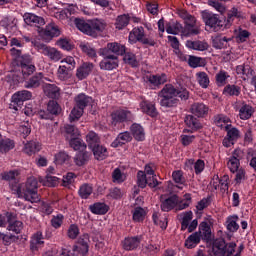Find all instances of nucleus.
I'll use <instances>...</instances> for the list:
<instances>
[{
    "label": "nucleus",
    "mask_w": 256,
    "mask_h": 256,
    "mask_svg": "<svg viewBox=\"0 0 256 256\" xmlns=\"http://www.w3.org/2000/svg\"><path fill=\"white\" fill-rule=\"evenodd\" d=\"M47 112L50 113V115H59L61 113V106L57 101L51 100L48 102Z\"/></svg>",
    "instance_id": "56"
},
{
    "label": "nucleus",
    "mask_w": 256,
    "mask_h": 256,
    "mask_svg": "<svg viewBox=\"0 0 256 256\" xmlns=\"http://www.w3.org/2000/svg\"><path fill=\"white\" fill-rule=\"evenodd\" d=\"M190 113L196 117H205L209 113V107L204 103L196 102L190 106Z\"/></svg>",
    "instance_id": "17"
},
{
    "label": "nucleus",
    "mask_w": 256,
    "mask_h": 256,
    "mask_svg": "<svg viewBox=\"0 0 256 256\" xmlns=\"http://www.w3.org/2000/svg\"><path fill=\"white\" fill-rule=\"evenodd\" d=\"M172 179L174 183L177 184L178 189H183V185H186L187 180L185 179V176H183V171L176 170L172 173Z\"/></svg>",
    "instance_id": "41"
},
{
    "label": "nucleus",
    "mask_w": 256,
    "mask_h": 256,
    "mask_svg": "<svg viewBox=\"0 0 256 256\" xmlns=\"http://www.w3.org/2000/svg\"><path fill=\"white\" fill-rule=\"evenodd\" d=\"M160 97H177V88L172 84H166L159 93Z\"/></svg>",
    "instance_id": "48"
},
{
    "label": "nucleus",
    "mask_w": 256,
    "mask_h": 256,
    "mask_svg": "<svg viewBox=\"0 0 256 256\" xmlns=\"http://www.w3.org/2000/svg\"><path fill=\"white\" fill-rule=\"evenodd\" d=\"M133 140V136L128 131L118 134L117 138L112 142V147H121Z\"/></svg>",
    "instance_id": "23"
},
{
    "label": "nucleus",
    "mask_w": 256,
    "mask_h": 256,
    "mask_svg": "<svg viewBox=\"0 0 256 256\" xmlns=\"http://www.w3.org/2000/svg\"><path fill=\"white\" fill-rule=\"evenodd\" d=\"M130 131L136 141H145V130L140 124H132Z\"/></svg>",
    "instance_id": "30"
},
{
    "label": "nucleus",
    "mask_w": 256,
    "mask_h": 256,
    "mask_svg": "<svg viewBox=\"0 0 256 256\" xmlns=\"http://www.w3.org/2000/svg\"><path fill=\"white\" fill-rule=\"evenodd\" d=\"M124 61L128 65H131V67H137V65H139V62H137V57L131 52H127L125 54Z\"/></svg>",
    "instance_id": "64"
},
{
    "label": "nucleus",
    "mask_w": 256,
    "mask_h": 256,
    "mask_svg": "<svg viewBox=\"0 0 256 256\" xmlns=\"http://www.w3.org/2000/svg\"><path fill=\"white\" fill-rule=\"evenodd\" d=\"M129 21H131V18L127 14L118 16L115 22L116 29H125L129 25Z\"/></svg>",
    "instance_id": "53"
},
{
    "label": "nucleus",
    "mask_w": 256,
    "mask_h": 256,
    "mask_svg": "<svg viewBox=\"0 0 256 256\" xmlns=\"http://www.w3.org/2000/svg\"><path fill=\"white\" fill-rule=\"evenodd\" d=\"M44 93L47 95V97H50V99H59L61 89H59V87H57L55 84H46L44 87Z\"/></svg>",
    "instance_id": "33"
},
{
    "label": "nucleus",
    "mask_w": 256,
    "mask_h": 256,
    "mask_svg": "<svg viewBox=\"0 0 256 256\" xmlns=\"http://www.w3.org/2000/svg\"><path fill=\"white\" fill-rule=\"evenodd\" d=\"M140 109L142 113H146V115H149V117H157L158 115L155 104L150 101L143 100L140 102Z\"/></svg>",
    "instance_id": "20"
},
{
    "label": "nucleus",
    "mask_w": 256,
    "mask_h": 256,
    "mask_svg": "<svg viewBox=\"0 0 256 256\" xmlns=\"http://www.w3.org/2000/svg\"><path fill=\"white\" fill-rule=\"evenodd\" d=\"M225 131L227 132L226 136L234 141V143H237V141L241 138V131L235 127L231 128V124L225 126Z\"/></svg>",
    "instance_id": "46"
},
{
    "label": "nucleus",
    "mask_w": 256,
    "mask_h": 256,
    "mask_svg": "<svg viewBox=\"0 0 256 256\" xmlns=\"http://www.w3.org/2000/svg\"><path fill=\"white\" fill-rule=\"evenodd\" d=\"M112 123L117 125V123H125V121H133L135 117L133 113L129 110H116L111 114Z\"/></svg>",
    "instance_id": "12"
},
{
    "label": "nucleus",
    "mask_w": 256,
    "mask_h": 256,
    "mask_svg": "<svg viewBox=\"0 0 256 256\" xmlns=\"http://www.w3.org/2000/svg\"><path fill=\"white\" fill-rule=\"evenodd\" d=\"M36 47L39 53L47 57L49 61H53V63L63 59V53L55 47L48 46L47 44H38Z\"/></svg>",
    "instance_id": "9"
},
{
    "label": "nucleus",
    "mask_w": 256,
    "mask_h": 256,
    "mask_svg": "<svg viewBox=\"0 0 256 256\" xmlns=\"http://www.w3.org/2000/svg\"><path fill=\"white\" fill-rule=\"evenodd\" d=\"M12 149H15V141L9 138H1L0 140V153H9Z\"/></svg>",
    "instance_id": "44"
},
{
    "label": "nucleus",
    "mask_w": 256,
    "mask_h": 256,
    "mask_svg": "<svg viewBox=\"0 0 256 256\" xmlns=\"http://www.w3.org/2000/svg\"><path fill=\"white\" fill-rule=\"evenodd\" d=\"M179 16L185 23L182 30V35H184V37H191V35H199V33H201V30L197 26V18H195V16L189 14L187 10H180Z\"/></svg>",
    "instance_id": "4"
},
{
    "label": "nucleus",
    "mask_w": 256,
    "mask_h": 256,
    "mask_svg": "<svg viewBox=\"0 0 256 256\" xmlns=\"http://www.w3.org/2000/svg\"><path fill=\"white\" fill-rule=\"evenodd\" d=\"M152 219L154 221V225H157L158 227H160V229H167V217L166 216H161L159 214V212H154L152 215Z\"/></svg>",
    "instance_id": "45"
},
{
    "label": "nucleus",
    "mask_w": 256,
    "mask_h": 256,
    "mask_svg": "<svg viewBox=\"0 0 256 256\" xmlns=\"http://www.w3.org/2000/svg\"><path fill=\"white\" fill-rule=\"evenodd\" d=\"M224 93L226 95H231V96H236L239 97V95L241 94V87L239 86H235V85H227L224 88Z\"/></svg>",
    "instance_id": "61"
},
{
    "label": "nucleus",
    "mask_w": 256,
    "mask_h": 256,
    "mask_svg": "<svg viewBox=\"0 0 256 256\" xmlns=\"http://www.w3.org/2000/svg\"><path fill=\"white\" fill-rule=\"evenodd\" d=\"M235 173L234 181L236 185H241L243 181H247V172L243 168L238 169Z\"/></svg>",
    "instance_id": "60"
},
{
    "label": "nucleus",
    "mask_w": 256,
    "mask_h": 256,
    "mask_svg": "<svg viewBox=\"0 0 256 256\" xmlns=\"http://www.w3.org/2000/svg\"><path fill=\"white\" fill-rule=\"evenodd\" d=\"M23 20L26 25H29L30 27H37L38 29H41V27L45 25L44 17L29 12L24 13Z\"/></svg>",
    "instance_id": "13"
},
{
    "label": "nucleus",
    "mask_w": 256,
    "mask_h": 256,
    "mask_svg": "<svg viewBox=\"0 0 256 256\" xmlns=\"http://www.w3.org/2000/svg\"><path fill=\"white\" fill-rule=\"evenodd\" d=\"M177 203H179V196L174 194L162 201L161 209L162 211L169 213V211H172V209H175V207H177Z\"/></svg>",
    "instance_id": "19"
},
{
    "label": "nucleus",
    "mask_w": 256,
    "mask_h": 256,
    "mask_svg": "<svg viewBox=\"0 0 256 256\" xmlns=\"http://www.w3.org/2000/svg\"><path fill=\"white\" fill-rule=\"evenodd\" d=\"M69 145L74 151H85V149H87V145L83 143V140L77 137L71 138Z\"/></svg>",
    "instance_id": "52"
},
{
    "label": "nucleus",
    "mask_w": 256,
    "mask_h": 256,
    "mask_svg": "<svg viewBox=\"0 0 256 256\" xmlns=\"http://www.w3.org/2000/svg\"><path fill=\"white\" fill-rule=\"evenodd\" d=\"M0 239H2L4 245L8 246L11 245V243L19 241V236H15L13 234H4L0 232Z\"/></svg>",
    "instance_id": "58"
},
{
    "label": "nucleus",
    "mask_w": 256,
    "mask_h": 256,
    "mask_svg": "<svg viewBox=\"0 0 256 256\" xmlns=\"http://www.w3.org/2000/svg\"><path fill=\"white\" fill-rule=\"evenodd\" d=\"M43 80V73H36L34 76L30 77L24 84L25 89H37L41 85Z\"/></svg>",
    "instance_id": "25"
},
{
    "label": "nucleus",
    "mask_w": 256,
    "mask_h": 256,
    "mask_svg": "<svg viewBox=\"0 0 256 256\" xmlns=\"http://www.w3.org/2000/svg\"><path fill=\"white\" fill-rule=\"evenodd\" d=\"M185 125L192 129V131H199V129H202L201 122L199 119L195 118L193 115H187L184 119Z\"/></svg>",
    "instance_id": "37"
},
{
    "label": "nucleus",
    "mask_w": 256,
    "mask_h": 256,
    "mask_svg": "<svg viewBox=\"0 0 256 256\" xmlns=\"http://www.w3.org/2000/svg\"><path fill=\"white\" fill-rule=\"evenodd\" d=\"M86 142L88 144V147H90V149L97 147V145H101V139L99 138V135H97V133L93 131H90L86 135Z\"/></svg>",
    "instance_id": "42"
},
{
    "label": "nucleus",
    "mask_w": 256,
    "mask_h": 256,
    "mask_svg": "<svg viewBox=\"0 0 256 256\" xmlns=\"http://www.w3.org/2000/svg\"><path fill=\"white\" fill-rule=\"evenodd\" d=\"M22 229H23V222L21 221L10 222L7 227L8 231H13V233H16V235H19Z\"/></svg>",
    "instance_id": "63"
},
{
    "label": "nucleus",
    "mask_w": 256,
    "mask_h": 256,
    "mask_svg": "<svg viewBox=\"0 0 256 256\" xmlns=\"http://www.w3.org/2000/svg\"><path fill=\"white\" fill-rule=\"evenodd\" d=\"M78 194L81 199H89L93 194V185L87 183L82 184L78 190Z\"/></svg>",
    "instance_id": "43"
},
{
    "label": "nucleus",
    "mask_w": 256,
    "mask_h": 256,
    "mask_svg": "<svg viewBox=\"0 0 256 256\" xmlns=\"http://www.w3.org/2000/svg\"><path fill=\"white\" fill-rule=\"evenodd\" d=\"M215 179L216 181H219L221 191H229V175H223L221 178L216 175Z\"/></svg>",
    "instance_id": "59"
},
{
    "label": "nucleus",
    "mask_w": 256,
    "mask_h": 256,
    "mask_svg": "<svg viewBox=\"0 0 256 256\" xmlns=\"http://www.w3.org/2000/svg\"><path fill=\"white\" fill-rule=\"evenodd\" d=\"M195 77L198 85L202 89H207L209 87L211 83V80L209 79V74H207L206 72H197Z\"/></svg>",
    "instance_id": "38"
},
{
    "label": "nucleus",
    "mask_w": 256,
    "mask_h": 256,
    "mask_svg": "<svg viewBox=\"0 0 256 256\" xmlns=\"http://www.w3.org/2000/svg\"><path fill=\"white\" fill-rule=\"evenodd\" d=\"M92 102L93 98L85 94H79L76 96L74 99V107L69 115L70 123L79 121V119L83 117V113H85V108L88 107V105H91Z\"/></svg>",
    "instance_id": "2"
},
{
    "label": "nucleus",
    "mask_w": 256,
    "mask_h": 256,
    "mask_svg": "<svg viewBox=\"0 0 256 256\" xmlns=\"http://www.w3.org/2000/svg\"><path fill=\"white\" fill-rule=\"evenodd\" d=\"M89 159H91V153L87 152L86 150H80L74 158V163H76L78 167H83V165H85Z\"/></svg>",
    "instance_id": "31"
},
{
    "label": "nucleus",
    "mask_w": 256,
    "mask_h": 256,
    "mask_svg": "<svg viewBox=\"0 0 256 256\" xmlns=\"http://www.w3.org/2000/svg\"><path fill=\"white\" fill-rule=\"evenodd\" d=\"M91 150L94 158L97 159V161H104V159L109 157V151H107V148L101 144L94 146L91 148Z\"/></svg>",
    "instance_id": "24"
},
{
    "label": "nucleus",
    "mask_w": 256,
    "mask_h": 256,
    "mask_svg": "<svg viewBox=\"0 0 256 256\" xmlns=\"http://www.w3.org/2000/svg\"><path fill=\"white\" fill-rule=\"evenodd\" d=\"M201 17L205 25L215 32L229 29V24H226V21L221 19L219 14H214L205 10L201 12Z\"/></svg>",
    "instance_id": "3"
},
{
    "label": "nucleus",
    "mask_w": 256,
    "mask_h": 256,
    "mask_svg": "<svg viewBox=\"0 0 256 256\" xmlns=\"http://www.w3.org/2000/svg\"><path fill=\"white\" fill-rule=\"evenodd\" d=\"M93 63L85 62L80 65L76 70V77L79 81H83V79H87L89 75H91V71H93Z\"/></svg>",
    "instance_id": "15"
},
{
    "label": "nucleus",
    "mask_w": 256,
    "mask_h": 256,
    "mask_svg": "<svg viewBox=\"0 0 256 256\" xmlns=\"http://www.w3.org/2000/svg\"><path fill=\"white\" fill-rule=\"evenodd\" d=\"M197 233H200L201 237L204 236V239L209 241L211 239V226L207 222H201Z\"/></svg>",
    "instance_id": "49"
},
{
    "label": "nucleus",
    "mask_w": 256,
    "mask_h": 256,
    "mask_svg": "<svg viewBox=\"0 0 256 256\" xmlns=\"http://www.w3.org/2000/svg\"><path fill=\"white\" fill-rule=\"evenodd\" d=\"M74 23L79 31L90 37H97L107 29V22L99 19L87 22L83 19L76 18Z\"/></svg>",
    "instance_id": "1"
},
{
    "label": "nucleus",
    "mask_w": 256,
    "mask_h": 256,
    "mask_svg": "<svg viewBox=\"0 0 256 256\" xmlns=\"http://www.w3.org/2000/svg\"><path fill=\"white\" fill-rule=\"evenodd\" d=\"M241 17H243V12H241V10H239V8H237V7L231 8L227 13V20H225L226 25H228V29H229V27H231V25L233 24V21H235V19H241Z\"/></svg>",
    "instance_id": "34"
},
{
    "label": "nucleus",
    "mask_w": 256,
    "mask_h": 256,
    "mask_svg": "<svg viewBox=\"0 0 256 256\" xmlns=\"http://www.w3.org/2000/svg\"><path fill=\"white\" fill-rule=\"evenodd\" d=\"M61 35V30L59 26L55 23H50L46 26V28L42 32V37L44 41H51L53 37H59Z\"/></svg>",
    "instance_id": "14"
},
{
    "label": "nucleus",
    "mask_w": 256,
    "mask_h": 256,
    "mask_svg": "<svg viewBox=\"0 0 256 256\" xmlns=\"http://www.w3.org/2000/svg\"><path fill=\"white\" fill-rule=\"evenodd\" d=\"M101 51H106L108 55H111V53H114V55H116L117 57V55H125V46L117 42L108 43L107 46Z\"/></svg>",
    "instance_id": "18"
},
{
    "label": "nucleus",
    "mask_w": 256,
    "mask_h": 256,
    "mask_svg": "<svg viewBox=\"0 0 256 256\" xmlns=\"http://www.w3.org/2000/svg\"><path fill=\"white\" fill-rule=\"evenodd\" d=\"M161 107H177L179 105V99L177 97H162L160 101Z\"/></svg>",
    "instance_id": "54"
},
{
    "label": "nucleus",
    "mask_w": 256,
    "mask_h": 256,
    "mask_svg": "<svg viewBox=\"0 0 256 256\" xmlns=\"http://www.w3.org/2000/svg\"><path fill=\"white\" fill-rule=\"evenodd\" d=\"M33 97V94L29 90H22L12 95V102L10 104L11 109L19 111L23 107L25 101H29Z\"/></svg>",
    "instance_id": "10"
},
{
    "label": "nucleus",
    "mask_w": 256,
    "mask_h": 256,
    "mask_svg": "<svg viewBox=\"0 0 256 256\" xmlns=\"http://www.w3.org/2000/svg\"><path fill=\"white\" fill-rule=\"evenodd\" d=\"M89 234H83L79 237L77 245L72 248L74 256H85L89 253Z\"/></svg>",
    "instance_id": "11"
},
{
    "label": "nucleus",
    "mask_w": 256,
    "mask_h": 256,
    "mask_svg": "<svg viewBox=\"0 0 256 256\" xmlns=\"http://www.w3.org/2000/svg\"><path fill=\"white\" fill-rule=\"evenodd\" d=\"M39 187V182L37 178L30 177L27 179L25 188L23 189V195L25 201H30V203H39L41 201V197L37 193V189Z\"/></svg>",
    "instance_id": "6"
},
{
    "label": "nucleus",
    "mask_w": 256,
    "mask_h": 256,
    "mask_svg": "<svg viewBox=\"0 0 256 256\" xmlns=\"http://www.w3.org/2000/svg\"><path fill=\"white\" fill-rule=\"evenodd\" d=\"M193 219V212L188 211L182 214V222H181V231H186L187 227H189V223Z\"/></svg>",
    "instance_id": "57"
},
{
    "label": "nucleus",
    "mask_w": 256,
    "mask_h": 256,
    "mask_svg": "<svg viewBox=\"0 0 256 256\" xmlns=\"http://www.w3.org/2000/svg\"><path fill=\"white\" fill-rule=\"evenodd\" d=\"M145 217H147V211L141 207H135L132 210V219L134 223H143L145 221Z\"/></svg>",
    "instance_id": "39"
},
{
    "label": "nucleus",
    "mask_w": 256,
    "mask_h": 256,
    "mask_svg": "<svg viewBox=\"0 0 256 256\" xmlns=\"http://www.w3.org/2000/svg\"><path fill=\"white\" fill-rule=\"evenodd\" d=\"M199 243H201V232H194L185 240L184 245L187 249H194Z\"/></svg>",
    "instance_id": "32"
},
{
    "label": "nucleus",
    "mask_w": 256,
    "mask_h": 256,
    "mask_svg": "<svg viewBox=\"0 0 256 256\" xmlns=\"http://www.w3.org/2000/svg\"><path fill=\"white\" fill-rule=\"evenodd\" d=\"M38 151H41V144H39L38 142L30 141L25 144L24 153H26L27 155H33Z\"/></svg>",
    "instance_id": "50"
},
{
    "label": "nucleus",
    "mask_w": 256,
    "mask_h": 256,
    "mask_svg": "<svg viewBox=\"0 0 256 256\" xmlns=\"http://www.w3.org/2000/svg\"><path fill=\"white\" fill-rule=\"evenodd\" d=\"M137 185L141 189H145V187H151V189H154L155 182H151L150 180H147V175L143 171H138L137 173Z\"/></svg>",
    "instance_id": "29"
},
{
    "label": "nucleus",
    "mask_w": 256,
    "mask_h": 256,
    "mask_svg": "<svg viewBox=\"0 0 256 256\" xmlns=\"http://www.w3.org/2000/svg\"><path fill=\"white\" fill-rule=\"evenodd\" d=\"M237 221H239V216L237 214L230 215L226 218L225 225L229 233H237V231H239V224Z\"/></svg>",
    "instance_id": "22"
},
{
    "label": "nucleus",
    "mask_w": 256,
    "mask_h": 256,
    "mask_svg": "<svg viewBox=\"0 0 256 256\" xmlns=\"http://www.w3.org/2000/svg\"><path fill=\"white\" fill-rule=\"evenodd\" d=\"M141 240L138 237H127L122 241L124 251H135L139 247Z\"/></svg>",
    "instance_id": "21"
},
{
    "label": "nucleus",
    "mask_w": 256,
    "mask_h": 256,
    "mask_svg": "<svg viewBox=\"0 0 256 256\" xmlns=\"http://www.w3.org/2000/svg\"><path fill=\"white\" fill-rule=\"evenodd\" d=\"M253 113H255V110L251 105L248 104H242L239 109V117L240 119H242V121H247V119H251V117H253Z\"/></svg>",
    "instance_id": "36"
},
{
    "label": "nucleus",
    "mask_w": 256,
    "mask_h": 256,
    "mask_svg": "<svg viewBox=\"0 0 256 256\" xmlns=\"http://www.w3.org/2000/svg\"><path fill=\"white\" fill-rule=\"evenodd\" d=\"M237 244L235 242L226 243L225 239L217 238L212 243V251L214 255L218 256H239L233 255Z\"/></svg>",
    "instance_id": "5"
},
{
    "label": "nucleus",
    "mask_w": 256,
    "mask_h": 256,
    "mask_svg": "<svg viewBox=\"0 0 256 256\" xmlns=\"http://www.w3.org/2000/svg\"><path fill=\"white\" fill-rule=\"evenodd\" d=\"M100 55L103 59L99 63L100 69L103 71H113L119 67V57L115 54L107 53V50H100Z\"/></svg>",
    "instance_id": "8"
},
{
    "label": "nucleus",
    "mask_w": 256,
    "mask_h": 256,
    "mask_svg": "<svg viewBox=\"0 0 256 256\" xmlns=\"http://www.w3.org/2000/svg\"><path fill=\"white\" fill-rule=\"evenodd\" d=\"M234 35L237 43H245V41H248L249 37H251V32L242 27H238L234 30Z\"/></svg>",
    "instance_id": "35"
},
{
    "label": "nucleus",
    "mask_w": 256,
    "mask_h": 256,
    "mask_svg": "<svg viewBox=\"0 0 256 256\" xmlns=\"http://www.w3.org/2000/svg\"><path fill=\"white\" fill-rule=\"evenodd\" d=\"M71 71L67 68V65H60L58 70H57V77L60 81H69V79H71V77L73 76V74H71Z\"/></svg>",
    "instance_id": "40"
},
{
    "label": "nucleus",
    "mask_w": 256,
    "mask_h": 256,
    "mask_svg": "<svg viewBox=\"0 0 256 256\" xmlns=\"http://www.w3.org/2000/svg\"><path fill=\"white\" fill-rule=\"evenodd\" d=\"M91 213L94 215H105L107 211H109V207L105 205V203H95L89 206Z\"/></svg>",
    "instance_id": "47"
},
{
    "label": "nucleus",
    "mask_w": 256,
    "mask_h": 256,
    "mask_svg": "<svg viewBox=\"0 0 256 256\" xmlns=\"http://www.w3.org/2000/svg\"><path fill=\"white\" fill-rule=\"evenodd\" d=\"M146 79L153 87H159V85H165V83H167V74L162 73L161 75H150L147 76Z\"/></svg>",
    "instance_id": "28"
},
{
    "label": "nucleus",
    "mask_w": 256,
    "mask_h": 256,
    "mask_svg": "<svg viewBox=\"0 0 256 256\" xmlns=\"http://www.w3.org/2000/svg\"><path fill=\"white\" fill-rule=\"evenodd\" d=\"M186 47L188 49H193L194 51H207V49H209V44L206 41L201 40H188L186 41Z\"/></svg>",
    "instance_id": "26"
},
{
    "label": "nucleus",
    "mask_w": 256,
    "mask_h": 256,
    "mask_svg": "<svg viewBox=\"0 0 256 256\" xmlns=\"http://www.w3.org/2000/svg\"><path fill=\"white\" fill-rule=\"evenodd\" d=\"M214 123L217 127H220V129H225L227 125H231V119L223 114H219L214 117Z\"/></svg>",
    "instance_id": "51"
},
{
    "label": "nucleus",
    "mask_w": 256,
    "mask_h": 256,
    "mask_svg": "<svg viewBox=\"0 0 256 256\" xmlns=\"http://www.w3.org/2000/svg\"><path fill=\"white\" fill-rule=\"evenodd\" d=\"M227 79H229L227 72L220 71L218 74H216L217 86L223 87V85H227Z\"/></svg>",
    "instance_id": "62"
},
{
    "label": "nucleus",
    "mask_w": 256,
    "mask_h": 256,
    "mask_svg": "<svg viewBox=\"0 0 256 256\" xmlns=\"http://www.w3.org/2000/svg\"><path fill=\"white\" fill-rule=\"evenodd\" d=\"M231 41H233V38H228L227 36L223 35H216L212 39V47H214V49H227Z\"/></svg>",
    "instance_id": "16"
},
{
    "label": "nucleus",
    "mask_w": 256,
    "mask_h": 256,
    "mask_svg": "<svg viewBox=\"0 0 256 256\" xmlns=\"http://www.w3.org/2000/svg\"><path fill=\"white\" fill-rule=\"evenodd\" d=\"M43 232L38 231L35 234H33L31 241H30V249L31 251H37L39 249V246L44 245Z\"/></svg>",
    "instance_id": "27"
},
{
    "label": "nucleus",
    "mask_w": 256,
    "mask_h": 256,
    "mask_svg": "<svg viewBox=\"0 0 256 256\" xmlns=\"http://www.w3.org/2000/svg\"><path fill=\"white\" fill-rule=\"evenodd\" d=\"M129 41L130 43H137L138 41L142 45H149V47H155L157 45L153 37H145V29L143 27L133 28L129 34Z\"/></svg>",
    "instance_id": "7"
},
{
    "label": "nucleus",
    "mask_w": 256,
    "mask_h": 256,
    "mask_svg": "<svg viewBox=\"0 0 256 256\" xmlns=\"http://www.w3.org/2000/svg\"><path fill=\"white\" fill-rule=\"evenodd\" d=\"M69 161H71V156H69L65 151H60L55 155L56 165H63L65 163H69Z\"/></svg>",
    "instance_id": "55"
}]
</instances>
